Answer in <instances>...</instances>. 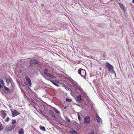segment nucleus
<instances>
[{
	"label": "nucleus",
	"instance_id": "26",
	"mask_svg": "<svg viewBox=\"0 0 134 134\" xmlns=\"http://www.w3.org/2000/svg\"><path fill=\"white\" fill-rule=\"evenodd\" d=\"M4 90H5V91H8V88L5 87L4 86Z\"/></svg>",
	"mask_w": 134,
	"mask_h": 134
},
{
	"label": "nucleus",
	"instance_id": "9",
	"mask_svg": "<svg viewBox=\"0 0 134 134\" xmlns=\"http://www.w3.org/2000/svg\"><path fill=\"white\" fill-rule=\"evenodd\" d=\"M118 4L121 8L123 10L124 13H125L126 10L125 6L122 3H119Z\"/></svg>",
	"mask_w": 134,
	"mask_h": 134
},
{
	"label": "nucleus",
	"instance_id": "3",
	"mask_svg": "<svg viewBox=\"0 0 134 134\" xmlns=\"http://www.w3.org/2000/svg\"><path fill=\"white\" fill-rule=\"evenodd\" d=\"M9 85L10 84L12 88H10V89L9 88V93L12 92L14 91V83L13 82V81L11 79V78L9 76Z\"/></svg>",
	"mask_w": 134,
	"mask_h": 134
},
{
	"label": "nucleus",
	"instance_id": "36",
	"mask_svg": "<svg viewBox=\"0 0 134 134\" xmlns=\"http://www.w3.org/2000/svg\"><path fill=\"white\" fill-rule=\"evenodd\" d=\"M88 101L89 103H91V100L90 99H89L88 100H87Z\"/></svg>",
	"mask_w": 134,
	"mask_h": 134
},
{
	"label": "nucleus",
	"instance_id": "25",
	"mask_svg": "<svg viewBox=\"0 0 134 134\" xmlns=\"http://www.w3.org/2000/svg\"><path fill=\"white\" fill-rule=\"evenodd\" d=\"M0 82L2 84V85L3 86H4V81L2 80H0Z\"/></svg>",
	"mask_w": 134,
	"mask_h": 134
},
{
	"label": "nucleus",
	"instance_id": "31",
	"mask_svg": "<svg viewBox=\"0 0 134 134\" xmlns=\"http://www.w3.org/2000/svg\"><path fill=\"white\" fill-rule=\"evenodd\" d=\"M111 72L112 74L114 73V74L115 77H116V74L115 72V71H114V69L113 70V71H111Z\"/></svg>",
	"mask_w": 134,
	"mask_h": 134
},
{
	"label": "nucleus",
	"instance_id": "42",
	"mask_svg": "<svg viewBox=\"0 0 134 134\" xmlns=\"http://www.w3.org/2000/svg\"><path fill=\"white\" fill-rule=\"evenodd\" d=\"M41 6L42 7L43 6H44V4H41Z\"/></svg>",
	"mask_w": 134,
	"mask_h": 134
},
{
	"label": "nucleus",
	"instance_id": "41",
	"mask_svg": "<svg viewBox=\"0 0 134 134\" xmlns=\"http://www.w3.org/2000/svg\"><path fill=\"white\" fill-rule=\"evenodd\" d=\"M6 81H7V83H8V79H7Z\"/></svg>",
	"mask_w": 134,
	"mask_h": 134
},
{
	"label": "nucleus",
	"instance_id": "45",
	"mask_svg": "<svg viewBox=\"0 0 134 134\" xmlns=\"http://www.w3.org/2000/svg\"><path fill=\"white\" fill-rule=\"evenodd\" d=\"M24 83L26 85V83H25V82H24Z\"/></svg>",
	"mask_w": 134,
	"mask_h": 134
},
{
	"label": "nucleus",
	"instance_id": "12",
	"mask_svg": "<svg viewBox=\"0 0 134 134\" xmlns=\"http://www.w3.org/2000/svg\"><path fill=\"white\" fill-rule=\"evenodd\" d=\"M84 120L85 124L90 123V118L88 116H85L84 118Z\"/></svg>",
	"mask_w": 134,
	"mask_h": 134
},
{
	"label": "nucleus",
	"instance_id": "6",
	"mask_svg": "<svg viewBox=\"0 0 134 134\" xmlns=\"http://www.w3.org/2000/svg\"><path fill=\"white\" fill-rule=\"evenodd\" d=\"M9 107L10 108V110L12 113L13 117H14L20 114V113L17 111L16 110H13L11 108L12 107L9 105Z\"/></svg>",
	"mask_w": 134,
	"mask_h": 134
},
{
	"label": "nucleus",
	"instance_id": "5",
	"mask_svg": "<svg viewBox=\"0 0 134 134\" xmlns=\"http://www.w3.org/2000/svg\"><path fill=\"white\" fill-rule=\"evenodd\" d=\"M105 66L107 68L108 70L110 72L114 69L113 66L108 62L106 63Z\"/></svg>",
	"mask_w": 134,
	"mask_h": 134
},
{
	"label": "nucleus",
	"instance_id": "33",
	"mask_svg": "<svg viewBox=\"0 0 134 134\" xmlns=\"http://www.w3.org/2000/svg\"><path fill=\"white\" fill-rule=\"evenodd\" d=\"M45 118L49 121V120H50V119L47 116H46Z\"/></svg>",
	"mask_w": 134,
	"mask_h": 134
},
{
	"label": "nucleus",
	"instance_id": "17",
	"mask_svg": "<svg viewBox=\"0 0 134 134\" xmlns=\"http://www.w3.org/2000/svg\"><path fill=\"white\" fill-rule=\"evenodd\" d=\"M50 106L51 107V108H52L51 109L53 110L55 112V113L56 114H60L59 111L57 109H56L55 108L51 106Z\"/></svg>",
	"mask_w": 134,
	"mask_h": 134
},
{
	"label": "nucleus",
	"instance_id": "7",
	"mask_svg": "<svg viewBox=\"0 0 134 134\" xmlns=\"http://www.w3.org/2000/svg\"><path fill=\"white\" fill-rule=\"evenodd\" d=\"M44 74H45L47 76H49L51 77H52L54 78H55V77L52 74L50 73H48V71L47 69H44Z\"/></svg>",
	"mask_w": 134,
	"mask_h": 134
},
{
	"label": "nucleus",
	"instance_id": "43",
	"mask_svg": "<svg viewBox=\"0 0 134 134\" xmlns=\"http://www.w3.org/2000/svg\"><path fill=\"white\" fill-rule=\"evenodd\" d=\"M132 2L134 3V0H133L132 1Z\"/></svg>",
	"mask_w": 134,
	"mask_h": 134
},
{
	"label": "nucleus",
	"instance_id": "38",
	"mask_svg": "<svg viewBox=\"0 0 134 134\" xmlns=\"http://www.w3.org/2000/svg\"><path fill=\"white\" fill-rule=\"evenodd\" d=\"M18 73H21V70H19L18 71Z\"/></svg>",
	"mask_w": 134,
	"mask_h": 134
},
{
	"label": "nucleus",
	"instance_id": "19",
	"mask_svg": "<svg viewBox=\"0 0 134 134\" xmlns=\"http://www.w3.org/2000/svg\"><path fill=\"white\" fill-rule=\"evenodd\" d=\"M24 132V130L22 128H21L18 131V133L19 134H23Z\"/></svg>",
	"mask_w": 134,
	"mask_h": 134
},
{
	"label": "nucleus",
	"instance_id": "22",
	"mask_svg": "<svg viewBox=\"0 0 134 134\" xmlns=\"http://www.w3.org/2000/svg\"><path fill=\"white\" fill-rule=\"evenodd\" d=\"M34 104V107L35 108L37 109V107H38L40 109V107H41L38 106L37 103H35Z\"/></svg>",
	"mask_w": 134,
	"mask_h": 134
},
{
	"label": "nucleus",
	"instance_id": "39",
	"mask_svg": "<svg viewBox=\"0 0 134 134\" xmlns=\"http://www.w3.org/2000/svg\"><path fill=\"white\" fill-rule=\"evenodd\" d=\"M5 130L6 131H8V127H7L6 128Z\"/></svg>",
	"mask_w": 134,
	"mask_h": 134
},
{
	"label": "nucleus",
	"instance_id": "16",
	"mask_svg": "<svg viewBox=\"0 0 134 134\" xmlns=\"http://www.w3.org/2000/svg\"><path fill=\"white\" fill-rule=\"evenodd\" d=\"M51 81L52 83L53 84L55 85V86L59 87V85L57 83H58L59 82L58 81L56 80V81H54L53 80H50Z\"/></svg>",
	"mask_w": 134,
	"mask_h": 134
},
{
	"label": "nucleus",
	"instance_id": "8",
	"mask_svg": "<svg viewBox=\"0 0 134 134\" xmlns=\"http://www.w3.org/2000/svg\"><path fill=\"white\" fill-rule=\"evenodd\" d=\"M49 113L52 118H53V119H57V117L55 116L54 113L52 110H49Z\"/></svg>",
	"mask_w": 134,
	"mask_h": 134
},
{
	"label": "nucleus",
	"instance_id": "20",
	"mask_svg": "<svg viewBox=\"0 0 134 134\" xmlns=\"http://www.w3.org/2000/svg\"><path fill=\"white\" fill-rule=\"evenodd\" d=\"M39 127L40 128V129L42 130V131H46V129L44 127L42 126L41 125H40Z\"/></svg>",
	"mask_w": 134,
	"mask_h": 134
},
{
	"label": "nucleus",
	"instance_id": "21",
	"mask_svg": "<svg viewBox=\"0 0 134 134\" xmlns=\"http://www.w3.org/2000/svg\"><path fill=\"white\" fill-rule=\"evenodd\" d=\"M70 133L71 134H79V133L76 132L74 130H73L72 131H71Z\"/></svg>",
	"mask_w": 134,
	"mask_h": 134
},
{
	"label": "nucleus",
	"instance_id": "35",
	"mask_svg": "<svg viewBox=\"0 0 134 134\" xmlns=\"http://www.w3.org/2000/svg\"><path fill=\"white\" fill-rule=\"evenodd\" d=\"M3 88V87L2 86L1 84L0 83V89H2Z\"/></svg>",
	"mask_w": 134,
	"mask_h": 134
},
{
	"label": "nucleus",
	"instance_id": "2",
	"mask_svg": "<svg viewBox=\"0 0 134 134\" xmlns=\"http://www.w3.org/2000/svg\"><path fill=\"white\" fill-rule=\"evenodd\" d=\"M73 83L74 85L73 86L74 90L73 89V90H71V93L72 96L75 97L76 95L79 94L77 90L81 88L78 85L76 81H73Z\"/></svg>",
	"mask_w": 134,
	"mask_h": 134
},
{
	"label": "nucleus",
	"instance_id": "18",
	"mask_svg": "<svg viewBox=\"0 0 134 134\" xmlns=\"http://www.w3.org/2000/svg\"><path fill=\"white\" fill-rule=\"evenodd\" d=\"M15 126V125L14 124L10 125L9 127V131H10L13 129Z\"/></svg>",
	"mask_w": 134,
	"mask_h": 134
},
{
	"label": "nucleus",
	"instance_id": "27",
	"mask_svg": "<svg viewBox=\"0 0 134 134\" xmlns=\"http://www.w3.org/2000/svg\"><path fill=\"white\" fill-rule=\"evenodd\" d=\"M94 131L92 130H91V132L89 133V134H94Z\"/></svg>",
	"mask_w": 134,
	"mask_h": 134
},
{
	"label": "nucleus",
	"instance_id": "34",
	"mask_svg": "<svg viewBox=\"0 0 134 134\" xmlns=\"http://www.w3.org/2000/svg\"><path fill=\"white\" fill-rule=\"evenodd\" d=\"M75 104L77 106L79 107H82V105L81 104Z\"/></svg>",
	"mask_w": 134,
	"mask_h": 134
},
{
	"label": "nucleus",
	"instance_id": "24",
	"mask_svg": "<svg viewBox=\"0 0 134 134\" xmlns=\"http://www.w3.org/2000/svg\"><path fill=\"white\" fill-rule=\"evenodd\" d=\"M12 124H15L16 122V121L15 120L12 119Z\"/></svg>",
	"mask_w": 134,
	"mask_h": 134
},
{
	"label": "nucleus",
	"instance_id": "14",
	"mask_svg": "<svg viewBox=\"0 0 134 134\" xmlns=\"http://www.w3.org/2000/svg\"><path fill=\"white\" fill-rule=\"evenodd\" d=\"M96 119L97 120V122L98 123H100L102 122V120L101 119L99 116L97 114H96Z\"/></svg>",
	"mask_w": 134,
	"mask_h": 134
},
{
	"label": "nucleus",
	"instance_id": "15",
	"mask_svg": "<svg viewBox=\"0 0 134 134\" xmlns=\"http://www.w3.org/2000/svg\"><path fill=\"white\" fill-rule=\"evenodd\" d=\"M25 78L27 81L29 86L30 87L31 85V82L30 78L28 76H26Z\"/></svg>",
	"mask_w": 134,
	"mask_h": 134
},
{
	"label": "nucleus",
	"instance_id": "10",
	"mask_svg": "<svg viewBox=\"0 0 134 134\" xmlns=\"http://www.w3.org/2000/svg\"><path fill=\"white\" fill-rule=\"evenodd\" d=\"M76 100L80 103H81L83 101V100L82 98L81 95H79L77 96Z\"/></svg>",
	"mask_w": 134,
	"mask_h": 134
},
{
	"label": "nucleus",
	"instance_id": "40",
	"mask_svg": "<svg viewBox=\"0 0 134 134\" xmlns=\"http://www.w3.org/2000/svg\"><path fill=\"white\" fill-rule=\"evenodd\" d=\"M66 108H67V107L66 106H64V109H66Z\"/></svg>",
	"mask_w": 134,
	"mask_h": 134
},
{
	"label": "nucleus",
	"instance_id": "4",
	"mask_svg": "<svg viewBox=\"0 0 134 134\" xmlns=\"http://www.w3.org/2000/svg\"><path fill=\"white\" fill-rule=\"evenodd\" d=\"M77 72L82 77L85 78L86 75V72L84 69L80 68L78 70Z\"/></svg>",
	"mask_w": 134,
	"mask_h": 134
},
{
	"label": "nucleus",
	"instance_id": "44",
	"mask_svg": "<svg viewBox=\"0 0 134 134\" xmlns=\"http://www.w3.org/2000/svg\"><path fill=\"white\" fill-rule=\"evenodd\" d=\"M28 88L29 89V90H30V88H29V87H28Z\"/></svg>",
	"mask_w": 134,
	"mask_h": 134
},
{
	"label": "nucleus",
	"instance_id": "11",
	"mask_svg": "<svg viewBox=\"0 0 134 134\" xmlns=\"http://www.w3.org/2000/svg\"><path fill=\"white\" fill-rule=\"evenodd\" d=\"M5 112V111L3 110H0V114L3 119H4L6 116L7 114Z\"/></svg>",
	"mask_w": 134,
	"mask_h": 134
},
{
	"label": "nucleus",
	"instance_id": "28",
	"mask_svg": "<svg viewBox=\"0 0 134 134\" xmlns=\"http://www.w3.org/2000/svg\"><path fill=\"white\" fill-rule=\"evenodd\" d=\"M66 101L67 102H70L71 101V99L67 98L66 99Z\"/></svg>",
	"mask_w": 134,
	"mask_h": 134
},
{
	"label": "nucleus",
	"instance_id": "30",
	"mask_svg": "<svg viewBox=\"0 0 134 134\" xmlns=\"http://www.w3.org/2000/svg\"><path fill=\"white\" fill-rule=\"evenodd\" d=\"M3 128L2 127V124L0 122V131L2 130Z\"/></svg>",
	"mask_w": 134,
	"mask_h": 134
},
{
	"label": "nucleus",
	"instance_id": "23",
	"mask_svg": "<svg viewBox=\"0 0 134 134\" xmlns=\"http://www.w3.org/2000/svg\"><path fill=\"white\" fill-rule=\"evenodd\" d=\"M65 119L68 122H71L70 120L66 116L65 117Z\"/></svg>",
	"mask_w": 134,
	"mask_h": 134
},
{
	"label": "nucleus",
	"instance_id": "1",
	"mask_svg": "<svg viewBox=\"0 0 134 134\" xmlns=\"http://www.w3.org/2000/svg\"><path fill=\"white\" fill-rule=\"evenodd\" d=\"M39 65L38 62L36 59H32L29 62V65L27 66L28 71L30 72L36 69Z\"/></svg>",
	"mask_w": 134,
	"mask_h": 134
},
{
	"label": "nucleus",
	"instance_id": "32",
	"mask_svg": "<svg viewBox=\"0 0 134 134\" xmlns=\"http://www.w3.org/2000/svg\"><path fill=\"white\" fill-rule=\"evenodd\" d=\"M85 98L87 100H88L90 99L89 97L87 95L85 97Z\"/></svg>",
	"mask_w": 134,
	"mask_h": 134
},
{
	"label": "nucleus",
	"instance_id": "13",
	"mask_svg": "<svg viewBox=\"0 0 134 134\" xmlns=\"http://www.w3.org/2000/svg\"><path fill=\"white\" fill-rule=\"evenodd\" d=\"M78 90L81 93L80 95H81L82 97H83L85 98L87 95L86 93L83 91L81 88H80V89Z\"/></svg>",
	"mask_w": 134,
	"mask_h": 134
},
{
	"label": "nucleus",
	"instance_id": "29",
	"mask_svg": "<svg viewBox=\"0 0 134 134\" xmlns=\"http://www.w3.org/2000/svg\"><path fill=\"white\" fill-rule=\"evenodd\" d=\"M77 116L78 119L80 121L81 120V118L79 114H77Z\"/></svg>",
	"mask_w": 134,
	"mask_h": 134
},
{
	"label": "nucleus",
	"instance_id": "37",
	"mask_svg": "<svg viewBox=\"0 0 134 134\" xmlns=\"http://www.w3.org/2000/svg\"><path fill=\"white\" fill-rule=\"evenodd\" d=\"M8 121V117H7L5 119V121Z\"/></svg>",
	"mask_w": 134,
	"mask_h": 134
}]
</instances>
